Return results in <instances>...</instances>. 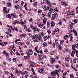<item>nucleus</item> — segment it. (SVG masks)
Instances as JSON below:
<instances>
[{
	"mask_svg": "<svg viewBox=\"0 0 78 78\" xmlns=\"http://www.w3.org/2000/svg\"><path fill=\"white\" fill-rule=\"evenodd\" d=\"M55 71H53L52 72H51V75L52 76H56L57 75L58 76H59V73H58V70L55 69Z\"/></svg>",
	"mask_w": 78,
	"mask_h": 78,
	"instance_id": "f257e3e1",
	"label": "nucleus"
},
{
	"mask_svg": "<svg viewBox=\"0 0 78 78\" xmlns=\"http://www.w3.org/2000/svg\"><path fill=\"white\" fill-rule=\"evenodd\" d=\"M27 51L28 52V56H30V55H32L33 54V51L31 49H27Z\"/></svg>",
	"mask_w": 78,
	"mask_h": 78,
	"instance_id": "f03ea898",
	"label": "nucleus"
},
{
	"mask_svg": "<svg viewBox=\"0 0 78 78\" xmlns=\"http://www.w3.org/2000/svg\"><path fill=\"white\" fill-rule=\"evenodd\" d=\"M35 36L36 39H38L39 41H41V39H42V37H41V36L40 35L38 34L37 35V34H35Z\"/></svg>",
	"mask_w": 78,
	"mask_h": 78,
	"instance_id": "7ed1b4c3",
	"label": "nucleus"
},
{
	"mask_svg": "<svg viewBox=\"0 0 78 78\" xmlns=\"http://www.w3.org/2000/svg\"><path fill=\"white\" fill-rule=\"evenodd\" d=\"M37 25L38 27L40 28H42V27L44 26V24L41 23L40 22H38L37 23Z\"/></svg>",
	"mask_w": 78,
	"mask_h": 78,
	"instance_id": "20e7f679",
	"label": "nucleus"
},
{
	"mask_svg": "<svg viewBox=\"0 0 78 78\" xmlns=\"http://www.w3.org/2000/svg\"><path fill=\"white\" fill-rule=\"evenodd\" d=\"M61 4L62 5H64V6H67V4L66 3V2H65V1H63L61 3Z\"/></svg>",
	"mask_w": 78,
	"mask_h": 78,
	"instance_id": "39448f33",
	"label": "nucleus"
},
{
	"mask_svg": "<svg viewBox=\"0 0 78 78\" xmlns=\"http://www.w3.org/2000/svg\"><path fill=\"white\" fill-rule=\"evenodd\" d=\"M56 16L55 15H54L53 14H52V17L51 18V20H55V19H56Z\"/></svg>",
	"mask_w": 78,
	"mask_h": 78,
	"instance_id": "423d86ee",
	"label": "nucleus"
},
{
	"mask_svg": "<svg viewBox=\"0 0 78 78\" xmlns=\"http://www.w3.org/2000/svg\"><path fill=\"white\" fill-rule=\"evenodd\" d=\"M51 27H53L55 25V23L53 21H51Z\"/></svg>",
	"mask_w": 78,
	"mask_h": 78,
	"instance_id": "0eeeda50",
	"label": "nucleus"
},
{
	"mask_svg": "<svg viewBox=\"0 0 78 78\" xmlns=\"http://www.w3.org/2000/svg\"><path fill=\"white\" fill-rule=\"evenodd\" d=\"M73 47L75 48H78V44H76V43H75L74 44L72 45Z\"/></svg>",
	"mask_w": 78,
	"mask_h": 78,
	"instance_id": "6e6552de",
	"label": "nucleus"
},
{
	"mask_svg": "<svg viewBox=\"0 0 78 78\" xmlns=\"http://www.w3.org/2000/svg\"><path fill=\"white\" fill-rule=\"evenodd\" d=\"M56 61L55 60V58H52V59L51 60V62L52 64H53V63L54 62H55Z\"/></svg>",
	"mask_w": 78,
	"mask_h": 78,
	"instance_id": "1a4fd4ad",
	"label": "nucleus"
},
{
	"mask_svg": "<svg viewBox=\"0 0 78 78\" xmlns=\"http://www.w3.org/2000/svg\"><path fill=\"white\" fill-rule=\"evenodd\" d=\"M71 56H72V57H74L75 56L74 55L75 54V51H73L71 52Z\"/></svg>",
	"mask_w": 78,
	"mask_h": 78,
	"instance_id": "9d476101",
	"label": "nucleus"
},
{
	"mask_svg": "<svg viewBox=\"0 0 78 78\" xmlns=\"http://www.w3.org/2000/svg\"><path fill=\"white\" fill-rule=\"evenodd\" d=\"M30 56L29 57L25 56L24 57V59H28V60H30Z\"/></svg>",
	"mask_w": 78,
	"mask_h": 78,
	"instance_id": "9b49d317",
	"label": "nucleus"
},
{
	"mask_svg": "<svg viewBox=\"0 0 78 78\" xmlns=\"http://www.w3.org/2000/svg\"><path fill=\"white\" fill-rule=\"evenodd\" d=\"M38 55L39 58H40V61H41L43 59V57H42V55H40L39 54H38Z\"/></svg>",
	"mask_w": 78,
	"mask_h": 78,
	"instance_id": "f8f14e48",
	"label": "nucleus"
},
{
	"mask_svg": "<svg viewBox=\"0 0 78 78\" xmlns=\"http://www.w3.org/2000/svg\"><path fill=\"white\" fill-rule=\"evenodd\" d=\"M51 12H48L47 14V16L48 17V18H51Z\"/></svg>",
	"mask_w": 78,
	"mask_h": 78,
	"instance_id": "ddd939ff",
	"label": "nucleus"
},
{
	"mask_svg": "<svg viewBox=\"0 0 78 78\" xmlns=\"http://www.w3.org/2000/svg\"><path fill=\"white\" fill-rule=\"evenodd\" d=\"M3 11H4L5 12L7 13H8V11H7V10H6V7H4L3 8Z\"/></svg>",
	"mask_w": 78,
	"mask_h": 78,
	"instance_id": "4468645a",
	"label": "nucleus"
},
{
	"mask_svg": "<svg viewBox=\"0 0 78 78\" xmlns=\"http://www.w3.org/2000/svg\"><path fill=\"white\" fill-rule=\"evenodd\" d=\"M11 16H12L13 18H17V16H16V15H14V14L11 13Z\"/></svg>",
	"mask_w": 78,
	"mask_h": 78,
	"instance_id": "2eb2a0df",
	"label": "nucleus"
},
{
	"mask_svg": "<svg viewBox=\"0 0 78 78\" xmlns=\"http://www.w3.org/2000/svg\"><path fill=\"white\" fill-rule=\"evenodd\" d=\"M35 50H36V51L37 53H39V52H40V51H38V50H37V47H35Z\"/></svg>",
	"mask_w": 78,
	"mask_h": 78,
	"instance_id": "dca6fc26",
	"label": "nucleus"
},
{
	"mask_svg": "<svg viewBox=\"0 0 78 78\" xmlns=\"http://www.w3.org/2000/svg\"><path fill=\"white\" fill-rule=\"evenodd\" d=\"M19 72L21 75H25V72H22V71L20 70Z\"/></svg>",
	"mask_w": 78,
	"mask_h": 78,
	"instance_id": "f3484780",
	"label": "nucleus"
},
{
	"mask_svg": "<svg viewBox=\"0 0 78 78\" xmlns=\"http://www.w3.org/2000/svg\"><path fill=\"white\" fill-rule=\"evenodd\" d=\"M46 2L48 5H49V6H51V3H50V2L48 0L46 1Z\"/></svg>",
	"mask_w": 78,
	"mask_h": 78,
	"instance_id": "a211bd4d",
	"label": "nucleus"
},
{
	"mask_svg": "<svg viewBox=\"0 0 78 78\" xmlns=\"http://www.w3.org/2000/svg\"><path fill=\"white\" fill-rule=\"evenodd\" d=\"M58 48L59 49H60V50H62V47H61L60 44H59L58 45Z\"/></svg>",
	"mask_w": 78,
	"mask_h": 78,
	"instance_id": "6ab92c4d",
	"label": "nucleus"
},
{
	"mask_svg": "<svg viewBox=\"0 0 78 78\" xmlns=\"http://www.w3.org/2000/svg\"><path fill=\"white\" fill-rule=\"evenodd\" d=\"M6 17L7 18H9V19H11V15H10V14H8V15H7L6 16Z\"/></svg>",
	"mask_w": 78,
	"mask_h": 78,
	"instance_id": "aec40b11",
	"label": "nucleus"
},
{
	"mask_svg": "<svg viewBox=\"0 0 78 78\" xmlns=\"http://www.w3.org/2000/svg\"><path fill=\"white\" fill-rule=\"evenodd\" d=\"M73 32L76 35V36H77V35L78 34H77V32H76V31L75 30H73Z\"/></svg>",
	"mask_w": 78,
	"mask_h": 78,
	"instance_id": "412c9836",
	"label": "nucleus"
},
{
	"mask_svg": "<svg viewBox=\"0 0 78 78\" xmlns=\"http://www.w3.org/2000/svg\"><path fill=\"white\" fill-rule=\"evenodd\" d=\"M60 44H64V40H62V41H60Z\"/></svg>",
	"mask_w": 78,
	"mask_h": 78,
	"instance_id": "4be33fe9",
	"label": "nucleus"
},
{
	"mask_svg": "<svg viewBox=\"0 0 78 78\" xmlns=\"http://www.w3.org/2000/svg\"><path fill=\"white\" fill-rule=\"evenodd\" d=\"M69 37H72V33L69 32L68 33Z\"/></svg>",
	"mask_w": 78,
	"mask_h": 78,
	"instance_id": "5701e85b",
	"label": "nucleus"
},
{
	"mask_svg": "<svg viewBox=\"0 0 78 78\" xmlns=\"http://www.w3.org/2000/svg\"><path fill=\"white\" fill-rule=\"evenodd\" d=\"M32 39H35L36 37V36L34 35H33L31 37Z\"/></svg>",
	"mask_w": 78,
	"mask_h": 78,
	"instance_id": "b1692460",
	"label": "nucleus"
},
{
	"mask_svg": "<svg viewBox=\"0 0 78 78\" xmlns=\"http://www.w3.org/2000/svg\"><path fill=\"white\" fill-rule=\"evenodd\" d=\"M47 46V43L46 42H44L43 44V47H45Z\"/></svg>",
	"mask_w": 78,
	"mask_h": 78,
	"instance_id": "393cba45",
	"label": "nucleus"
},
{
	"mask_svg": "<svg viewBox=\"0 0 78 78\" xmlns=\"http://www.w3.org/2000/svg\"><path fill=\"white\" fill-rule=\"evenodd\" d=\"M55 31L57 33H58L59 32V29L58 28H56L55 30Z\"/></svg>",
	"mask_w": 78,
	"mask_h": 78,
	"instance_id": "a878e982",
	"label": "nucleus"
},
{
	"mask_svg": "<svg viewBox=\"0 0 78 78\" xmlns=\"http://www.w3.org/2000/svg\"><path fill=\"white\" fill-rule=\"evenodd\" d=\"M47 32L48 34H50L51 33V31L50 29L47 30Z\"/></svg>",
	"mask_w": 78,
	"mask_h": 78,
	"instance_id": "bb28decb",
	"label": "nucleus"
},
{
	"mask_svg": "<svg viewBox=\"0 0 78 78\" xmlns=\"http://www.w3.org/2000/svg\"><path fill=\"white\" fill-rule=\"evenodd\" d=\"M32 29L34 30V31L35 32V31H36V29H37V28H36V27H33Z\"/></svg>",
	"mask_w": 78,
	"mask_h": 78,
	"instance_id": "cd10ccee",
	"label": "nucleus"
},
{
	"mask_svg": "<svg viewBox=\"0 0 78 78\" xmlns=\"http://www.w3.org/2000/svg\"><path fill=\"white\" fill-rule=\"evenodd\" d=\"M17 66H18V67H22V66H23V65H22V64H20L17 65Z\"/></svg>",
	"mask_w": 78,
	"mask_h": 78,
	"instance_id": "c85d7f7f",
	"label": "nucleus"
},
{
	"mask_svg": "<svg viewBox=\"0 0 78 78\" xmlns=\"http://www.w3.org/2000/svg\"><path fill=\"white\" fill-rule=\"evenodd\" d=\"M70 59H68L67 58H65V60L66 61H67V62H69V60Z\"/></svg>",
	"mask_w": 78,
	"mask_h": 78,
	"instance_id": "c756f323",
	"label": "nucleus"
},
{
	"mask_svg": "<svg viewBox=\"0 0 78 78\" xmlns=\"http://www.w3.org/2000/svg\"><path fill=\"white\" fill-rule=\"evenodd\" d=\"M50 23H49V22H48L47 23V27H48V28H49V27H50Z\"/></svg>",
	"mask_w": 78,
	"mask_h": 78,
	"instance_id": "7c9ffc66",
	"label": "nucleus"
},
{
	"mask_svg": "<svg viewBox=\"0 0 78 78\" xmlns=\"http://www.w3.org/2000/svg\"><path fill=\"white\" fill-rule=\"evenodd\" d=\"M7 5L8 7H9V6H11V3H10V2H9V3H7Z\"/></svg>",
	"mask_w": 78,
	"mask_h": 78,
	"instance_id": "2f4dec72",
	"label": "nucleus"
},
{
	"mask_svg": "<svg viewBox=\"0 0 78 78\" xmlns=\"http://www.w3.org/2000/svg\"><path fill=\"white\" fill-rule=\"evenodd\" d=\"M71 67H72V68L73 69H74V70H75V71H76V70H77L76 69H75V67H74L72 66L71 65Z\"/></svg>",
	"mask_w": 78,
	"mask_h": 78,
	"instance_id": "473e14b6",
	"label": "nucleus"
},
{
	"mask_svg": "<svg viewBox=\"0 0 78 78\" xmlns=\"http://www.w3.org/2000/svg\"><path fill=\"white\" fill-rule=\"evenodd\" d=\"M41 36H42V37H43V36H44V33H43V32H41Z\"/></svg>",
	"mask_w": 78,
	"mask_h": 78,
	"instance_id": "72a5a7b5",
	"label": "nucleus"
},
{
	"mask_svg": "<svg viewBox=\"0 0 78 78\" xmlns=\"http://www.w3.org/2000/svg\"><path fill=\"white\" fill-rule=\"evenodd\" d=\"M53 15H54V16H55V17H56V16H58V14L57 13H56V12H55Z\"/></svg>",
	"mask_w": 78,
	"mask_h": 78,
	"instance_id": "f704fd0d",
	"label": "nucleus"
},
{
	"mask_svg": "<svg viewBox=\"0 0 78 78\" xmlns=\"http://www.w3.org/2000/svg\"><path fill=\"white\" fill-rule=\"evenodd\" d=\"M44 39H45V40H47V39H48V37L47 36H45L44 37Z\"/></svg>",
	"mask_w": 78,
	"mask_h": 78,
	"instance_id": "c9c22d12",
	"label": "nucleus"
},
{
	"mask_svg": "<svg viewBox=\"0 0 78 78\" xmlns=\"http://www.w3.org/2000/svg\"><path fill=\"white\" fill-rule=\"evenodd\" d=\"M66 12H67V15H70V12H67V10H66Z\"/></svg>",
	"mask_w": 78,
	"mask_h": 78,
	"instance_id": "e433bc0d",
	"label": "nucleus"
},
{
	"mask_svg": "<svg viewBox=\"0 0 78 78\" xmlns=\"http://www.w3.org/2000/svg\"><path fill=\"white\" fill-rule=\"evenodd\" d=\"M4 72H5V73H6V74H8V73H9V72L6 70L4 71Z\"/></svg>",
	"mask_w": 78,
	"mask_h": 78,
	"instance_id": "4c0bfd02",
	"label": "nucleus"
},
{
	"mask_svg": "<svg viewBox=\"0 0 78 78\" xmlns=\"http://www.w3.org/2000/svg\"><path fill=\"white\" fill-rule=\"evenodd\" d=\"M74 14V12L73 11H72L70 12V15H73Z\"/></svg>",
	"mask_w": 78,
	"mask_h": 78,
	"instance_id": "58836bf2",
	"label": "nucleus"
},
{
	"mask_svg": "<svg viewBox=\"0 0 78 78\" xmlns=\"http://www.w3.org/2000/svg\"><path fill=\"white\" fill-rule=\"evenodd\" d=\"M2 46H3V47H5L6 46V44H5V43H3V42L2 43Z\"/></svg>",
	"mask_w": 78,
	"mask_h": 78,
	"instance_id": "ea45409f",
	"label": "nucleus"
},
{
	"mask_svg": "<svg viewBox=\"0 0 78 78\" xmlns=\"http://www.w3.org/2000/svg\"><path fill=\"white\" fill-rule=\"evenodd\" d=\"M70 76L71 78H73L74 77L73 75L72 74H71L70 75Z\"/></svg>",
	"mask_w": 78,
	"mask_h": 78,
	"instance_id": "a19ab883",
	"label": "nucleus"
},
{
	"mask_svg": "<svg viewBox=\"0 0 78 78\" xmlns=\"http://www.w3.org/2000/svg\"><path fill=\"white\" fill-rule=\"evenodd\" d=\"M42 12V10H41L39 9L37 11V12L38 13H40V12Z\"/></svg>",
	"mask_w": 78,
	"mask_h": 78,
	"instance_id": "79ce46f5",
	"label": "nucleus"
},
{
	"mask_svg": "<svg viewBox=\"0 0 78 78\" xmlns=\"http://www.w3.org/2000/svg\"><path fill=\"white\" fill-rule=\"evenodd\" d=\"M67 58L68 59H70V55H67Z\"/></svg>",
	"mask_w": 78,
	"mask_h": 78,
	"instance_id": "37998d69",
	"label": "nucleus"
},
{
	"mask_svg": "<svg viewBox=\"0 0 78 78\" xmlns=\"http://www.w3.org/2000/svg\"><path fill=\"white\" fill-rule=\"evenodd\" d=\"M37 3L36 2H34L33 3V5H34V6H36L37 5Z\"/></svg>",
	"mask_w": 78,
	"mask_h": 78,
	"instance_id": "c03bdc74",
	"label": "nucleus"
},
{
	"mask_svg": "<svg viewBox=\"0 0 78 78\" xmlns=\"http://www.w3.org/2000/svg\"><path fill=\"white\" fill-rule=\"evenodd\" d=\"M69 27L71 29H72V28H73V26L71 25V24L69 25Z\"/></svg>",
	"mask_w": 78,
	"mask_h": 78,
	"instance_id": "a18cd8bd",
	"label": "nucleus"
},
{
	"mask_svg": "<svg viewBox=\"0 0 78 78\" xmlns=\"http://www.w3.org/2000/svg\"><path fill=\"white\" fill-rule=\"evenodd\" d=\"M52 9H50L49 10V12H51H51H52Z\"/></svg>",
	"mask_w": 78,
	"mask_h": 78,
	"instance_id": "49530a36",
	"label": "nucleus"
},
{
	"mask_svg": "<svg viewBox=\"0 0 78 78\" xmlns=\"http://www.w3.org/2000/svg\"><path fill=\"white\" fill-rule=\"evenodd\" d=\"M12 60L13 62H16V59L15 58H13Z\"/></svg>",
	"mask_w": 78,
	"mask_h": 78,
	"instance_id": "de8ad7c7",
	"label": "nucleus"
},
{
	"mask_svg": "<svg viewBox=\"0 0 78 78\" xmlns=\"http://www.w3.org/2000/svg\"><path fill=\"white\" fill-rule=\"evenodd\" d=\"M73 39V37H71L70 38V41H72V40Z\"/></svg>",
	"mask_w": 78,
	"mask_h": 78,
	"instance_id": "09e8293b",
	"label": "nucleus"
},
{
	"mask_svg": "<svg viewBox=\"0 0 78 78\" xmlns=\"http://www.w3.org/2000/svg\"><path fill=\"white\" fill-rule=\"evenodd\" d=\"M55 9V10L56 11L58 12V7H56Z\"/></svg>",
	"mask_w": 78,
	"mask_h": 78,
	"instance_id": "8fccbe9b",
	"label": "nucleus"
},
{
	"mask_svg": "<svg viewBox=\"0 0 78 78\" xmlns=\"http://www.w3.org/2000/svg\"><path fill=\"white\" fill-rule=\"evenodd\" d=\"M55 67H56V69H58V67H59V66H58L57 65H56L55 66Z\"/></svg>",
	"mask_w": 78,
	"mask_h": 78,
	"instance_id": "3c124183",
	"label": "nucleus"
},
{
	"mask_svg": "<svg viewBox=\"0 0 78 78\" xmlns=\"http://www.w3.org/2000/svg\"><path fill=\"white\" fill-rule=\"evenodd\" d=\"M74 62V63H76V58H75L73 60Z\"/></svg>",
	"mask_w": 78,
	"mask_h": 78,
	"instance_id": "603ef678",
	"label": "nucleus"
},
{
	"mask_svg": "<svg viewBox=\"0 0 78 78\" xmlns=\"http://www.w3.org/2000/svg\"><path fill=\"white\" fill-rule=\"evenodd\" d=\"M44 11H48V9L47 8H44Z\"/></svg>",
	"mask_w": 78,
	"mask_h": 78,
	"instance_id": "864d4df0",
	"label": "nucleus"
},
{
	"mask_svg": "<svg viewBox=\"0 0 78 78\" xmlns=\"http://www.w3.org/2000/svg\"><path fill=\"white\" fill-rule=\"evenodd\" d=\"M56 11V10L55 9H52V12H55Z\"/></svg>",
	"mask_w": 78,
	"mask_h": 78,
	"instance_id": "5fc2aeb1",
	"label": "nucleus"
},
{
	"mask_svg": "<svg viewBox=\"0 0 78 78\" xmlns=\"http://www.w3.org/2000/svg\"><path fill=\"white\" fill-rule=\"evenodd\" d=\"M76 20H77L75 19L73 21V22L74 23H76V22H77V21Z\"/></svg>",
	"mask_w": 78,
	"mask_h": 78,
	"instance_id": "6e6d98bb",
	"label": "nucleus"
},
{
	"mask_svg": "<svg viewBox=\"0 0 78 78\" xmlns=\"http://www.w3.org/2000/svg\"><path fill=\"white\" fill-rule=\"evenodd\" d=\"M10 76L11 77V76H14V74H12V73H10Z\"/></svg>",
	"mask_w": 78,
	"mask_h": 78,
	"instance_id": "4d7b16f0",
	"label": "nucleus"
},
{
	"mask_svg": "<svg viewBox=\"0 0 78 78\" xmlns=\"http://www.w3.org/2000/svg\"><path fill=\"white\" fill-rule=\"evenodd\" d=\"M34 42H38V40H34Z\"/></svg>",
	"mask_w": 78,
	"mask_h": 78,
	"instance_id": "13d9d810",
	"label": "nucleus"
},
{
	"mask_svg": "<svg viewBox=\"0 0 78 78\" xmlns=\"http://www.w3.org/2000/svg\"><path fill=\"white\" fill-rule=\"evenodd\" d=\"M28 75H27L26 74V75H25L24 77H25V78H27V77H28Z\"/></svg>",
	"mask_w": 78,
	"mask_h": 78,
	"instance_id": "bf43d9fd",
	"label": "nucleus"
},
{
	"mask_svg": "<svg viewBox=\"0 0 78 78\" xmlns=\"http://www.w3.org/2000/svg\"><path fill=\"white\" fill-rule=\"evenodd\" d=\"M55 59H59V57L58 56H57L56 57Z\"/></svg>",
	"mask_w": 78,
	"mask_h": 78,
	"instance_id": "052dcab7",
	"label": "nucleus"
},
{
	"mask_svg": "<svg viewBox=\"0 0 78 78\" xmlns=\"http://www.w3.org/2000/svg\"><path fill=\"white\" fill-rule=\"evenodd\" d=\"M52 45H53V47H55V43L53 42L52 43Z\"/></svg>",
	"mask_w": 78,
	"mask_h": 78,
	"instance_id": "680f3d73",
	"label": "nucleus"
},
{
	"mask_svg": "<svg viewBox=\"0 0 78 78\" xmlns=\"http://www.w3.org/2000/svg\"><path fill=\"white\" fill-rule=\"evenodd\" d=\"M67 72H65L63 74V75H67Z\"/></svg>",
	"mask_w": 78,
	"mask_h": 78,
	"instance_id": "e2e57ef3",
	"label": "nucleus"
},
{
	"mask_svg": "<svg viewBox=\"0 0 78 78\" xmlns=\"http://www.w3.org/2000/svg\"><path fill=\"white\" fill-rule=\"evenodd\" d=\"M27 31H28L29 32H30L31 31V30L30 29H27Z\"/></svg>",
	"mask_w": 78,
	"mask_h": 78,
	"instance_id": "0e129e2a",
	"label": "nucleus"
},
{
	"mask_svg": "<svg viewBox=\"0 0 78 78\" xmlns=\"http://www.w3.org/2000/svg\"><path fill=\"white\" fill-rule=\"evenodd\" d=\"M24 73L25 74H27L28 73V71H24Z\"/></svg>",
	"mask_w": 78,
	"mask_h": 78,
	"instance_id": "69168bd1",
	"label": "nucleus"
},
{
	"mask_svg": "<svg viewBox=\"0 0 78 78\" xmlns=\"http://www.w3.org/2000/svg\"><path fill=\"white\" fill-rule=\"evenodd\" d=\"M43 20V23H46V21H45L44 20Z\"/></svg>",
	"mask_w": 78,
	"mask_h": 78,
	"instance_id": "338daca9",
	"label": "nucleus"
},
{
	"mask_svg": "<svg viewBox=\"0 0 78 78\" xmlns=\"http://www.w3.org/2000/svg\"><path fill=\"white\" fill-rule=\"evenodd\" d=\"M8 78H16V77H9Z\"/></svg>",
	"mask_w": 78,
	"mask_h": 78,
	"instance_id": "774afa93",
	"label": "nucleus"
}]
</instances>
